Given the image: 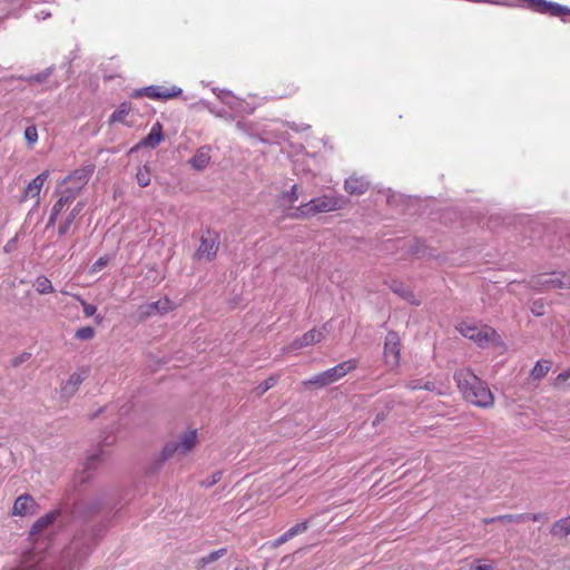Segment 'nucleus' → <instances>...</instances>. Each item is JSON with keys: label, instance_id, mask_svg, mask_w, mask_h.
<instances>
[{"label": "nucleus", "instance_id": "1", "mask_svg": "<svg viewBox=\"0 0 570 570\" xmlns=\"http://www.w3.org/2000/svg\"><path fill=\"white\" fill-rule=\"evenodd\" d=\"M107 530L106 522L87 523L75 533L71 542L61 552L60 570L79 567L90 554L94 546Z\"/></svg>", "mask_w": 570, "mask_h": 570}, {"label": "nucleus", "instance_id": "2", "mask_svg": "<svg viewBox=\"0 0 570 570\" xmlns=\"http://www.w3.org/2000/svg\"><path fill=\"white\" fill-rule=\"evenodd\" d=\"M453 379L468 402L480 407L493 405L494 399L487 383L472 371L468 368L459 370L454 373Z\"/></svg>", "mask_w": 570, "mask_h": 570}, {"label": "nucleus", "instance_id": "3", "mask_svg": "<svg viewBox=\"0 0 570 570\" xmlns=\"http://www.w3.org/2000/svg\"><path fill=\"white\" fill-rule=\"evenodd\" d=\"M198 436L197 430H190L177 436V440L167 442L159 455L155 459L151 465L148 468V473H157L164 463L174 456L176 453L186 454L190 452L197 444Z\"/></svg>", "mask_w": 570, "mask_h": 570}, {"label": "nucleus", "instance_id": "4", "mask_svg": "<svg viewBox=\"0 0 570 570\" xmlns=\"http://www.w3.org/2000/svg\"><path fill=\"white\" fill-rule=\"evenodd\" d=\"M63 500L70 501L69 494H67ZM105 507L106 498L104 494H99L91 499H78L72 503L68 502V508L65 513L69 514L73 521L81 522V525H85L97 518Z\"/></svg>", "mask_w": 570, "mask_h": 570}, {"label": "nucleus", "instance_id": "5", "mask_svg": "<svg viewBox=\"0 0 570 570\" xmlns=\"http://www.w3.org/2000/svg\"><path fill=\"white\" fill-rule=\"evenodd\" d=\"M340 207V199L337 197L323 195L296 207L289 216L294 219L307 218L320 213L336 210Z\"/></svg>", "mask_w": 570, "mask_h": 570}, {"label": "nucleus", "instance_id": "6", "mask_svg": "<svg viewBox=\"0 0 570 570\" xmlns=\"http://www.w3.org/2000/svg\"><path fill=\"white\" fill-rule=\"evenodd\" d=\"M356 365H357V361L355 358H351L348 361H345V362H342V363L335 365L332 368H328L322 373L314 375L309 380L304 381L303 385L305 387H311V386H315L318 389L325 387V386L338 381L340 379L345 376L348 372L356 368Z\"/></svg>", "mask_w": 570, "mask_h": 570}, {"label": "nucleus", "instance_id": "7", "mask_svg": "<svg viewBox=\"0 0 570 570\" xmlns=\"http://www.w3.org/2000/svg\"><path fill=\"white\" fill-rule=\"evenodd\" d=\"M534 289L570 288V276L564 273L541 274L530 282Z\"/></svg>", "mask_w": 570, "mask_h": 570}, {"label": "nucleus", "instance_id": "8", "mask_svg": "<svg viewBox=\"0 0 570 570\" xmlns=\"http://www.w3.org/2000/svg\"><path fill=\"white\" fill-rule=\"evenodd\" d=\"M459 332L466 338L476 343L480 347L488 345L492 337L497 335L492 327H478L468 323H461L458 327Z\"/></svg>", "mask_w": 570, "mask_h": 570}, {"label": "nucleus", "instance_id": "9", "mask_svg": "<svg viewBox=\"0 0 570 570\" xmlns=\"http://www.w3.org/2000/svg\"><path fill=\"white\" fill-rule=\"evenodd\" d=\"M183 94V89L177 86H171L170 88L164 87V86H148L145 88L137 89L132 92L134 98H139L142 96L153 98V99H159V100H167L171 98H176Z\"/></svg>", "mask_w": 570, "mask_h": 570}, {"label": "nucleus", "instance_id": "10", "mask_svg": "<svg viewBox=\"0 0 570 570\" xmlns=\"http://www.w3.org/2000/svg\"><path fill=\"white\" fill-rule=\"evenodd\" d=\"M90 368L88 366H80L75 371L69 379L60 386V396L69 401L79 390L83 381L88 379Z\"/></svg>", "mask_w": 570, "mask_h": 570}, {"label": "nucleus", "instance_id": "11", "mask_svg": "<svg viewBox=\"0 0 570 570\" xmlns=\"http://www.w3.org/2000/svg\"><path fill=\"white\" fill-rule=\"evenodd\" d=\"M219 247V235L216 232L207 229L200 237V245L196 252L199 259L205 258L210 262L216 257Z\"/></svg>", "mask_w": 570, "mask_h": 570}, {"label": "nucleus", "instance_id": "12", "mask_svg": "<svg viewBox=\"0 0 570 570\" xmlns=\"http://www.w3.org/2000/svg\"><path fill=\"white\" fill-rule=\"evenodd\" d=\"M400 351H401V341L400 336L396 332L390 331L386 334L384 342V357L385 363L394 368L400 363Z\"/></svg>", "mask_w": 570, "mask_h": 570}, {"label": "nucleus", "instance_id": "13", "mask_svg": "<svg viewBox=\"0 0 570 570\" xmlns=\"http://www.w3.org/2000/svg\"><path fill=\"white\" fill-rule=\"evenodd\" d=\"M68 508V500H62L61 507L40 517L31 527L30 535H36L52 524Z\"/></svg>", "mask_w": 570, "mask_h": 570}, {"label": "nucleus", "instance_id": "14", "mask_svg": "<svg viewBox=\"0 0 570 570\" xmlns=\"http://www.w3.org/2000/svg\"><path fill=\"white\" fill-rule=\"evenodd\" d=\"M38 504L35 501V499L28 494H21L19 495L12 507V514L13 515H32L37 512Z\"/></svg>", "mask_w": 570, "mask_h": 570}, {"label": "nucleus", "instance_id": "15", "mask_svg": "<svg viewBox=\"0 0 570 570\" xmlns=\"http://www.w3.org/2000/svg\"><path fill=\"white\" fill-rule=\"evenodd\" d=\"M95 167L92 165L85 166L82 168H78L73 170L70 175H68L63 181L65 183H73L71 187H79V193L83 188V186L88 183L90 176L94 174Z\"/></svg>", "mask_w": 570, "mask_h": 570}, {"label": "nucleus", "instance_id": "16", "mask_svg": "<svg viewBox=\"0 0 570 570\" xmlns=\"http://www.w3.org/2000/svg\"><path fill=\"white\" fill-rule=\"evenodd\" d=\"M370 181L364 176H350L345 183L344 188L350 195H363L368 190Z\"/></svg>", "mask_w": 570, "mask_h": 570}, {"label": "nucleus", "instance_id": "17", "mask_svg": "<svg viewBox=\"0 0 570 570\" xmlns=\"http://www.w3.org/2000/svg\"><path fill=\"white\" fill-rule=\"evenodd\" d=\"M324 338V333L321 330H309L302 336L295 338L291 345L293 350L303 348L312 344L318 343Z\"/></svg>", "mask_w": 570, "mask_h": 570}, {"label": "nucleus", "instance_id": "18", "mask_svg": "<svg viewBox=\"0 0 570 570\" xmlns=\"http://www.w3.org/2000/svg\"><path fill=\"white\" fill-rule=\"evenodd\" d=\"M171 309V302L165 297L140 307L141 317H148L155 314H165Z\"/></svg>", "mask_w": 570, "mask_h": 570}, {"label": "nucleus", "instance_id": "19", "mask_svg": "<svg viewBox=\"0 0 570 570\" xmlns=\"http://www.w3.org/2000/svg\"><path fill=\"white\" fill-rule=\"evenodd\" d=\"M49 177V171L45 170L36 176L24 188L22 200L35 198L40 194L41 187Z\"/></svg>", "mask_w": 570, "mask_h": 570}, {"label": "nucleus", "instance_id": "20", "mask_svg": "<svg viewBox=\"0 0 570 570\" xmlns=\"http://www.w3.org/2000/svg\"><path fill=\"white\" fill-rule=\"evenodd\" d=\"M164 139L163 135V127L160 122L154 124V126L150 129V132L140 140L138 144V147H147V148H155L160 144V141Z\"/></svg>", "mask_w": 570, "mask_h": 570}, {"label": "nucleus", "instance_id": "21", "mask_svg": "<svg viewBox=\"0 0 570 570\" xmlns=\"http://www.w3.org/2000/svg\"><path fill=\"white\" fill-rule=\"evenodd\" d=\"M390 289L399 295L401 298L405 299L410 304L419 305V302L415 298V295L411 289H409L402 282L399 281H391L389 284Z\"/></svg>", "mask_w": 570, "mask_h": 570}, {"label": "nucleus", "instance_id": "22", "mask_svg": "<svg viewBox=\"0 0 570 570\" xmlns=\"http://www.w3.org/2000/svg\"><path fill=\"white\" fill-rule=\"evenodd\" d=\"M541 13H547L552 17H560L561 20L566 22L567 20L564 17L570 16V8H568L567 6L559 4L557 2L546 0Z\"/></svg>", "mask_w": 570, "mask_h": 570}, {"label": "nucleus", "instance_id": "23", "mask_svg": "<svg viewBox=\"0 0 570 570\" xmlns=\"http://www.w3.org/2000/svg\"><path fill=\"white\" fill-rule=\"evenodd\" d=\"M79 195V187H67L59 199L53 204V212L61 213L67 204H70Z\"/></svg>", "mask_w": 570, "mask_h": 570}, {"label": "nucleus", "instance_id": "24", "mask_svg": "<svg viewBox=\"0 0 570 570\" xmlns=\"http://www.w3.org/2000/svg\"><path fill=\"white\" fill-rule=\"evenodd\" d=\"M209 160V148L203 147L197 150V153L190 158L189 163L195 169L202 170L208 165Z\"/></svg>", "mask_w": 570, "mask_h": 570}, {"label": "nucleus", "instance_id": "25", "mask_svg": "<svg viewBox=\"0 0 570 570\" xmlns=\"http://www.w3.org/2000/svg\"><path fill=\"white\" fill-rule=\"evenodd\" d=\"M83 207H85V203L78 202L77 205L71 209V212L68 214L66 220L58 228V233L60 236L67 234V232L69 230L75 218L81 213Z\"/></svg>", "mask_w": 570, "mask_h": 570}, {"label": "nucleus", "instance_id": "26", "mask_svg": "<svg viewBox=\"0 0 570 570\" xmlns=\"http://www.w3.org/2000/svg\"><path fill=\"white\" fill-rule=\"evenodd\" d=\"M551 534L558 538H567L570 534V517L556 521L551 527Z\"/></svg>", "mask_w": 570, "mask_h": 570}, {"label": "nucleus", "instance_id": "27", "mask_svg": "<svg viewBox=\"0 0 570 570\" xmlns=\"http://www.w3.org/2000/svg\"><path fill=\"white\" fill-rule=\"evenodd\" d=\"M227 553L226 548H220L216 551L210 552L209 554L202 557L196 564L198 570H203L207 564L216 561L217 559L224 557Z\"/></svg>", "mask_w": 570, "mask_h": 570}, {"label": "nucleus", "instance_id": "28", "mask_svg": "<svg viewBox=\"0 0 570 570\" xmlns=\"http://www.w3.org/2000/svg\"><path fill=\"white\" fill-rule=\"evenodd\" d=\"M551 368V362L548 360L538 361L531 371V377L533 380H541L547 375Z\"/></svg>", "mask_w": 570, "mask_h": 570}, {"label": "nucleus", "instance_id": "29", "mask_svg": "<svg viewBox=\"0 0 570 570\" xmlns=\"http://www.w3.org/2000/svg\"><path fill=\"white\" fill-rule=\"evenodd\" d=\"M131 109L130 102H122L120 106L111 114L109 118V122H124L126 116L129 114Z\"/></svg>", "mask_w": 570, "mask_h": 570}, {"label": "nucleus", "instance_id": "30", "mask_svg": "<svg viewBox=\"0 0 570 570\" xmlns=\"http://www.w3.org/2000/svg\"><path fill=\"white\" fill-rule=\"evenodd\" d=\"M279 380V375H271L268 376L264 382L258 384L255 387V393L257 396H262L265 394L269 389L274 387Z\"/></svg>", "mask_w": 570, "mask_h": 570}, {"label": "nucleus", "instance_id": "31", "mask_svg": "<svg viewBox=\"0 0 570 570\" xmlns=\"http://www.w3.org/2000/svg\"><path fill=\"white\" fill-rule=\"evenodd\" d=\"M35 286L39 294H49L55 291L51 281L43 275L37 277Z\"/></svg>", "mask_w": 570, "mask_h": 570}, {"label": "nucleus", "instance_id": "32", "mask_svg": "<svg viewBox=\"0 0 570 570\" xmlns=\"http://www.w3.org/2000/svg\"><path fill=\"white\" fill-rule=\"evenodd\" d=\"M53 69L55 68L52 66L48 67L45 70H42L41 72H39V73L26 77L24 80L28 83H42L43 81H46L52 75Z\"/></svg>", "mask_w": 570, "mask_h": 570}, {"label": "nucleus", "instance_id": "33", "mask_svg": "<svg viewBox=\"0 0 570 570\" xmlns=\"http://www.w3.org/2000/svg\"><path fill=\"white\" fill-rule=\"evenodd\" d=\"M136 179L140 187H147L150 184V169L147 165L138 168Z\"/></svg>", "mask_w": 570, "mask_h": 570}, {"label": "nucleus", "instance_id": "34", "mask_svg": "<svg viewBox=\"0 0 570 570\" xmlns=\"http://www.w3.org/2000/svg\"><path fill=\"white\" fill-rule=\"evenodd\" d=\"M99 459H100V453L92 454L87 459V461L85 463L83 471H82V475L80 478L81 483L86 482L89 479V475H85V473L89 472L90 470H94L97 462L99 461Z\"/></svg>", "mask_w": 570, "mask_h": 570}, {"label": "nucleus", "instance_id": "35", "mask_svg": "<svg viewBox=\"0 0 570 570\" xmlns=\"http://www.w3.org/2000/svg\"><path fill=\"white\" fill-rule=\"evenodd\" d=\"M407 386L411 390H426L431 392L436 391L435 384L431 381L423 382L422 380H413L407 384Z\"/></svg>", "mask_w": 570, "mask_h": 570}, {"label": "nucleus", "instance_id": "36", "mask_svg": "<svg viewBox=\"0 0 570 570\" xmlns=\"http://www.w3.org/2000/svg\"><path fill=\"white\" fill-rule=\"evenodd\" d=\"M299 198V193H298V185H293L291 190L288 191H284L282 194V199L289 204V205H293L296 200H298Z\"/></svg>", "mask_w": 570, "mask_h": 570}, {"label": "nucleus", "instance_id": "37", "mask_svg": "<svg viewBox=\"0 0 570 570\" xmlns=\"http://www.w3.org/2000/svg\"><path fill=\"white\" fill-rule=\"evenodd\" d=\"M95 336V330L90 326H83L76 331L75 337L81 341H89Z\"/></svg>", "mask_w": 570, "mask_h": 570}, {"label": "nucleus", "instance_id": "38", "mask_svg": "<svg viewBox=\"0 0 570 570\" xmlns=\"http://www.w3.org/2000/svg\"><path fill=\"white\" fill-rule=\"evenodd\" d=\"M527 518L523 513H520V514H502V515H498L497 519L500 520L501 522H507V523H519V522H525L527 521Z\"/></svg>", "mask_w": 570, "mask_h": 570}, {"label": "nucleus", "instance_id": "39", "mask_svg": "<svg viewBox=\"0 0 570 570\" xmlns=\"http://www.w3.org/2000/svg\"><path fill=\"white\" fill-rule=\"evenodd\" d=\"M236 128L239 131H242V132H244V134H246V135H248L250 137H257V134L255 131L254 125L250 124V122H247L245 120H239L236 124Z\"/></svg>", "mask_w": 570, "mask_h": 570}, {"label": "nucleus", "instance_id": "40", "mask_svg": "<svg viewBox=\"0 0 570 570\" xmlns=\"http://www.w3.org/2000/svg\"><path fill=\"white\" fill-rule=\"evenodd\" d=\"M76 299H78L82 306V309H83V314L87 316V317H90V316H94L97 312V306L96 305H92V304H89L87 303L81 296L79 295H75L73 296Z\"/></svg>", "mask_w": 570, "mask_h": 570}, {"label": "nucleus", "instance_id": "41", "mask_svg": "<svg viewBox=\"0 0 570 570\" xmlns=\"http://www.w3.org/2000/svg\"><path fill=\"white\" fill-rule=\"evenodd\" d=\"M223 472L222 471H215L212 475H209L206 480H203L200 482V485L204 488H212L216 483H218L222 480Z\"/></svg>", "mask_w": 570, "mask_h": 570}, {"label": "nucleus", "instance_id": "42", "mask_svg": "<svg viewBox=\"0 0 570 570\" xmlns=\"http://www.w3.org/2000/svg\"><path fill=\"white\" fill-rule=\"evenodd\" d=\"M24 138L30 144L33 145L38 140V130L36 126H28L24 130Z\"/></svg>", "mask_w": 570, "mask_h": 570}, {"label": "nucleus", "instance_id": "43", "mask_svg": "<svg viewBox=\"0 0 570 570\" xmlns=\"http://www.w3.org/2000/svg\"><path fill=\"white\" fill-rule=\"evenodd\" d=\"M425 248H426V246L423 242H421L420 239H415V242L410 245L407 252L411 254L417 255V254H423Z\"/></svg>", "mask_w": 570, "mask_h": 570}, {"label": "nucleus", "instance_id": "44", "mask_svg": "<svg viewBox=\"0 0 570 570\" xmlns=\"http://www.w3.org/2000/svg\"><path fill=\"white\" fill-rule=\"evenodd\" d=\"M308 529V521H302L294 527L289 528V534L294 538L295 535L305 532Z\"/></svg>", "mask_w": 570, "mask_h": 570}, {"label": "nucleus", "instance_id": "45", "mask_svg": "<svg viewBox=\"0 0 570 570\" xmlns=\"http://www.w3.org/2000/svg\"><path fill=\"white\" fill-rule=\"evenodd\" d=\"M109 263V257L108 256H104V257H100L98 258L90 267V272L91 273H97L99 271H101L105 266H107Z\"/></svg>", "mask_w": 570, "mask_h": 570}, {"label": "nucleus", "instance_id": "46", "mask_svg": "<svg viewBox=\"0 0 570 570\" xmlns=\"http://www.w3.org/2000/svg\"><path fill=\"white\" fill-rule=\"evenodd\" d=\"M528 2V8L535 11V12H539L541 13L542 12V8L544 6V1L546 0H525Z\"/></svg>", "mask_w": 570, "mask_h": 570}, {"label": "nucleus", "instance_id": "47", "mask_svg": "<svg viewBox=\"0 0 570 570\" xmlns=\"http://www.w3.org/2000/svg\"><path fill=\"white\" fill-rule=\"evenodd\" d=\"M31 354L30 353H22L18 356H16L12 361H11V365L13 367H18L20 366L23 362L28 361L30 358Z\"/></svg>", "mask_w": 570, "mask_h": 570}, {"label": "nucleus", "instance_id": "48", "mask_svg": "<svg viewBox=\"0 0 570 570\" xmlns=\"http://www.w3.org/2000/svg\"><path fill=\"white\" fill-rule=\"evenodd\" d=\"M19 570H48V566L43 561H38L33 564L22 567Z\"/></svg>", "mask_w": 570, "mask_h": 570}, {"label": "nucleus", "instance_id": "49", "mask_svg": "<svg viewBox=\"0 0 570 570\" xmlns=\"http://www.w3.org/2000/svg\"><path fill=\"white\" fill-rule=\"evenodd\" d=\"M527 518V521L531 520L534 522L538 521H547V515L544 513L538 512V513H523Z\"/></svg>", "mask_w": 570, "mask_h": 570}, {"label": "nucleus", "instance_id": "50", "mask_svg": "<svg viewBox=\"0 0 570 570\" xmlns=\"http://www.w3.org/2000/svg\"><path fill=\"white\" fill-rule=\"evenodd\" d=\"M292 534H289V531L287 530L285 533H283L281 537H278L275 542L273 543V547H279L281 544L287 542L289 539H292Z\"/></svg>", "mask_w": 570, "mask_h": 570}, {"label": "nucleus", "instance_id": "51", "mask_svg": "<svg viewBox=\"0 0 570 570\" xmlns=\"http://www.w3.org/2000/svg\"><path fill=\"white\" fill-rule=\"evenodd\" d=\"M570 377V370L568 371H564L562 373H560L558 376H557V384H560V383H563L566 382L568 379Z\"/></svg>", "mask_w": 570, "mask_h": 570}, {"label": "nucleus", "instance_id": "52", "mask_svg": "<svg viewBox=\"0 0 570 570\" xmlns=\"http://www.w3.org/2000/svg\"><path fill=\"white\" fill-rule=\"evenodd\" d=\"M60 213L58 212H53V209H51V214L49 216V219H48V223H47V227H51L56 224V220H57V217Z\"/></svg>", "mask_w": 570, "mask_h": 570}, {"label": "nucleus", "instance_id": "53", "mask_svg": "<svg viewBox=\"0 0 570 570\" xmlns=\"http://www.w3.org/2000/svg\"><path fill=\"white\" fill-rule=\"evenodd\" d=\"M297 90H298V86L296 83L292 82L289 88H288V91L286 94H284V95H282L281 97L292 96Z\"/></svg>", "mask_w": 570, "mask_h": 570}, {"label": "nucleus", "instance_id": "54", "mask_svg": "<svg viewBox=\"0 0 570 570\" xmlns=\"http://www.w3.org/2000/svg\"><path fill=\"white\" fill-rule=\"evenodd\" d=\"M542 307H543V305H542V304H539L538 302H534V303H533V307H532V312H533L535 315L540 316V315H542V314H543V313L541 312V308H542Z\"/></svg>", "mask_w": 570, "mask_h": 570}, {"label": "nucleus", "instance_id": "55", "mask_svg": "<svg viewBox=\"0 0 570 570\" xmlns=\"http://www.w3.org/2000/svg\"><path fill=\"white\" fill-rule=\"evenodd\" d=\"M499 226V218L498 217H494V216H491L489 218V227L490 228H495Z\"/></svg>", "mask_w": 570, "mask_h": 570}, {"label": "nucleus", "instance_id": "56", "mask_svg": "<svg viewBox=\"0 0 570 570\" xmlns=\"http://www.w3.org/2000/svg\"><path fill=\"white\" fill-rule=\"evenodd\" d=\"M473 570H493V567L491 564H478Z\"/></svg>", "mask_w": 570, "mask_h": 570}, {"label": "nucleus", "instance_id": "57", "mask_svg": "<svg viewBox=\"0 0 570 570\" xmlns=\"http://www.w3.org/2000/svg\"><path fill=\"white\" fill-rule=\"evenodd\" d=\"M385 419V415L384 413H379L375 417V420L373 421V425H376L379 424L381 421H383Z\"/></svg>", "mask_w": 570, "mask_h": 570}, {"label": "nucleus", "instance_id": "58", "mask_svg": "<svg viewBox=\"0 0 570 570\" xmlns=\"http://www.w3.org/2000/svg\"><path fill=\"white\" fill-rule=\"evenodd\" d=\"M497 521H499V520L497 519V517H494V518H485V519H483V523H485V524L493 523V522H497Z\"/></svg>", "mask_w": 570, "mask_h": 570}, {"label": "nucleus", "instance_id": "59", "mask_svg": "<svg viewBox=\"0 0 570 570\" xmlns=\"http://www.w3.org/2000/svg\"><path fill=\"white\" fill-rule=\"evenodd\" d=\"M43 16H45L43 18L50 17V13L43 12Z\"/></svg>", "mask_w": 570, "mask_h": 570}, {"label": "nucleus", "instance_id": "60", "mask_svg": "<svg viewBox=\"0 0 570 570\" xmlns=\"http://www.w3.org/2000/svg\"><path fill=\"white\" fill-rule=\"evenodd\" d=\"M43 16H45L43 18L50 17V13L43 12Z\"/></svg>", "mask_w": 570, "mask_h": 570}, {"label": "nucleus", "instance_id": "61", "mask_svg": "<svg viewBox=\"0 0 570 570\" xmlns=\"http://www.w3.org/2000/svg\"><path fill=\"white\" fill-rule=\"evenodd\" d=\"M97 323L101 322V317H96Z\"/></svg>", "mask_w": 570, "mask_h": 570}, {"label": "nucleus", "instance_id": "62", "mask_svg": "<svg viewBox=\"0 0 570 570\" xmlns=\"http://www.w3.org/2000/svg\"><path fill=\"white\" fill-rule=\"evenodd\" d=\"M235 570H242L240 568H235Z\"/></svg>", "mask_w": 570, "mask_h": 570}]
</instances>
